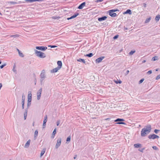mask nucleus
<instances>
[{"label":"nucleus","mask_w":160,"mask_h":160,"mask_svg":"<svg viewBox=\"0 0 160 160\" xmlns=\"http://www.w3.org/2000/svg\"><path fill=\"white\" fill-rule=\"evenodd\" d=\"M152 129L151 126L150 125L146 126L142 128L141 131V135L142 137H144L148 134L151 131Z\"/></svg>","instance_id":"1"},{"label":"nucleus","mask_w":160,"mask_h":160,"mask_svg":"<svg viewBox=\"0 0 160 160\" xmlns=\"http://www.w3.org/2000/svg\"><path fill=\"white\" fill-rule=\"evenodd\" d=\"M35 53L36 55L39 58H43L46 57L45 54L40 51H39L36 50H34Z\"/></svg>","instance_id":"2"},{"label":"nucleus","mask_w":160,"mask_h":160,"mask_svg":"<svg viewBox=\"0 0 160 160\" xmlns=\"http://www.w3.org/2000/svg\"><path fill=\"white\" fill-rule=\"evenodd\" d=\"M40 82L41 84H42L43 83V81L46 78V75H45V71L44 70H43L40 75Z\"/></svg>","instance_id":"3"},{"label":"nucleus","mask_w":160,"mask_h":160,"mask_svg":"<svg viewBox=\"0 0 160 160\" xmlns=\"http://www.w3.org/2000/svg\"><path fill=\"white\" fill-rule=\"evenodd\" d=\"M124 121V120L123 119L118 118L115 120L114 121L115 122H118L116 123L117 124L125 125L126 124V123L125 122H122V121Z\"/></svg>","instance_id":"4"},{"label":"nucleus","mask_w":160,"mask_h":160,"mask_svg":"<svg viewBox=\"0 0 160 160\" xmlns=\"http://www.w3.org/2000/svg\"><path fill=\"white\" fill-rule=\"evenodd\" d=\"M159 137V136L155 134H151L148 136V138L150 139H154L156 138H158Z\"/></svg>","instance_id":"5"},{"label":"nucleus","mask_w":160,"mask_h":160,"mask_svg":"<svg viewBox=\"0 0 160 160\" xmlns=\"http://www.w3.org/2000/svg\"><path fill=\"white\" fill-rule=\"evenodd\" d=\"M36 48L38 50H41L43 51H45L47 49L46 47L44 46H37Z\"/></svg>","instance_id":"6"},{"label":"nucleus","mask_w":160,"mask_h":160,"mask_svg":"<svg viewBox=\"0 0 160 160\" xmlns=\"http://www.w3.org/2000/svg\"><path fill=\"white\" fill-rule=\"evenodd\" d=\"M42 92V88H40L37 93V99L39 100L41 97V94Z\"/></svg>","instance_id":"7"},{"label":"nucleus","mask_w":160,"mask_h":160,"mask_svg":"<svg viewBox=\"0 0 160 160\" xmlns=\"http://www.w3.org/2000/svg\"><path fill=\"white\" fill-rule=\"evenodd\" d=\"M47 115H46L44 116V120H43V128H44L46 126V123L47 121Z\"/></svg>","instance_id":"8"},{"label":"nucleus","mask_w":160,"mask_h":160,"mask_svg":"<svg viewBox=\"0 0 160 160\" xmlns=\"http://www.w3.org/2000/svg\"><path fill=\"white\" fill-rule=\"evenodd\" d=\"M61 138H59L57 140V143L55 146V148H58L59 147L61 143Z\"/></svg>","instance_id":"9"},{"label":"nucleus","mask_w":160,"mask_h":160,"mask_svg":"<svg viewBox=\"0 0 160 160\" xmlns=\"http://www.w3.org/2000/svg\"><path fill=\"white\" fill-rule=\"evenodd\" d=\"M104 58V57H101L97 59L96 60V63L100 62Z\"/></svg>","instance_id":"10"},{"label":"nucleus","mask_w":160,"mask_h":160,"mask_svg":"<svg viewBox=\"0 0 160 160\" xmlns=\"http://www.w3.org/2000/svg\"><path fill=\"white\" fill-rule=\"evenodd\" d=\"M86 2H84L80 4L78 6V8L79 9H81L83 8L85 6Z\"/></svg>","instance_id":"11"},{"label":"nucleus","mask_w":160,"mask_h":160,"mask_svg":"<svg viewBox=\"0 0 160 160\" xmlns=\"http://www.w3.org/2000/svg\"><path fill=\"white\" fill-rule=\"evenodd\" d=\"M60 68L58 67H57L51 71V72L52 73H55L56 72L58 71L59 70Z\"/></svg>","instance_id":"12"},{"label":"nucleus","mask_w":160,"mask_h":160,"mask_svg":"<svg viewBox=\"0 0 160 160\" xmlns=\"http://www.w3.org/2000/svg\"><path fill=\"white\" fill-rule=\"evenodd\" d=\"M109 15L112 17H115L117 16L116 13L112 12L111 11H110V10L109 11Z\"/></svg>","instance_id":"13"},{"label":"nucleus","mask_w":160,"mask_h":160,"mask_svg":"<svg viewBox=\"0 0 160 160\" xmlns=\"http://www.w3.org/2000/svg\"><path fill=\"white\" fill-rule=\"evenodd\" d=\"M107 17L106 16L102 17L100 18H99L98 19V21L100 22L103 20H105L107 18Z\"/></svg>","instance_id":"14"},{"label":"nucleus","mask_w":160,"mask_h":160,"mask_svg":"<svg viewBox=\"0 0 160 160\" xmlns=\"http://www.w3.org/2000/svg\"><path fill=\"white\" fill-rule=\"evenodd\" d=\"M31 140L30 139H29L28 140V141L27 142L24 146V148H28L30 144Z\"/></svg>","instance_id":"15"},{"label":"nucleus","mask_w":160,"mask_h":160,"mask_svg":"<svg viewBox=\"0 0 160 160\" xmlns=\"http://www.w3.org/2000/svg\"><path fill=\"white\" fill-rule=\"evenodd\" d=\"M79 14V13H76L74 15H73L71 16L70 18H68V20H69V19H72V18H76L77 16H78Z\"/></svg>","instance_id":"16"},{"label":"nucleus","mask_w":160,"mask_h":160,"mask_svg":"<svg viewBox=\"0 0 160 160\" xmlns=\"http://www.w3.org/2000/svg\"><path fill=\"white\" fill-rule=\"evenodd\" d=\"M43 0H25V1L27 2H32L36 1H42Z\"/></svg>","instance_id":"17"},{"label":"nucleus","mask_w":160,"mask_h":160,"mask_svg":"<svg viewBox=\"0 0 160 160\" xmlns=\"http://www.w3.org/2000/svg\"><path fill=\"white\" fill-rule=\"evenodd\" d=\"M57 64L58 66V67L60 68H61L62 66V62L60 61H58L57 62Z\"/></svg>","instance_id":"18"},{"label":"nucleus","mask_w":160,"mask_h":160,"mask_svg":"<svg viewBox=\"0 0 160 160\" xmlns=\"http://www.w3.org/2000/svg\"><path fill=\"white\" fill-rule=\"evenodd\" d=\"M123 14H132V12L131 10L130 9H128L126 10V12H125L124 13H123Z\"/></svg>","instance_id":"19"},{"label":"nucleus","mask_w":160,"mask_h":160,"mask_svg":"<svg viewBox=\"0 0 160 160\" xmlns=\"http://www.w3.org/2000/svg\"><path fill=\"white\" fill-rule=\"evenodd\" d=\"M141 144L139 143L135 144L134 145V146L135 148H140L141 147Z\"/></svg>","instance_id":"20"},{"label":"nucleus","mask_w":160,"mask_h":160,"mask_svg":"<svg viewBox=\"0 0 160 160\" xmlns=\"http://www.w3.org/2000/svg\"><path fill=\"white\" fill-rule=\"evenodd\" d=\"M77 61L79 62H82L83 63L85 64L86 62L85 60L83 59L82 58H79V59H77Z\"/></svg>","instance_id":"21"},{"label":"nucleus","mask_w":160,"mask_h":160,"mask_svg":"<svg viewBox=\"0 0 160 160\" xmlns=\"http://www.w3.org/2000/svg\"><path fill=\"white\" fill-rule=\"evenodd\" d=\"M160 19V15L158 14L157 15L155 18V20L157 22H158Z\"/></svg>","instance_id":"22"},{"label":"nucleus","mask_w":160,"mask_h":160,"mask_svg":"<svg viewBox=\"0 0 160 160\" xmlns=\"http://www.w3.org/2000/svg\"><path fill=\"white\" fill-rule=\"evenodd\" d=\"M85 56L89 57H91L93 56V54L92 53H90L88 54H86Z\"/></svg>","instance_id":"23"},{"label":"nucleus","mask_w":160,"mask_h":160,"mask_svg":"<svg viewBox=\"0 0 160 160\" xmlns=\"http://www.w3.org/2000/svg\"><path fill=\"white\" fill-rule=\"evenodd\" d=\"M151 19V17H149L148 18H147L145 21V23H147L149 22Z\"/></svg>","instance_id":"24"},{"label":"nucleus","mask_w":160,"mask_h":160,"mask_svg":"<svg viewBox=\"0 0 160 160\" xmlns=\"http://www.w3.org/2000/svg\"><path fill=\"white\" fill-rule=\"evenodd\" d=\"M38 130H36L35 131V132H34V138L37 137V136L38 135Z\"/></svg>","instance_id":"25"},{"label":"nucleus","mask_w":160,"mask_h":160,"mask_svg":"<svg viewBox=\"0 0 160 160\" xmlns=\"http://www.w3.org/2000/svg\"><path fill=\"white\" fill-rule=\"evenodd\" d=\"M19 36V35L18 34H16L14 35H11L10 36V37H13L14 38H16L17 37H18Z\"/></svg>","instance_id":"26"},{"label":"nucleus","mask_w":160,"mask_h":160,"mask_svg":"<svg viewBox=\"0 0 160 160\" xmlns=\"http://www.w3.org/2000/svg\"><path fill=\"white\" fill-rule=\"evenodd\" d=\"M114 82L116 84L119 83L121 84L122 83V81L119 80V81H116V80H114Z\"/></svg>","instance_id":"27"},{"label":"nucleus","mask_w":160,"mask_h":160,"mask_svg":"<svg viewBox=\"0 0 160 160\" xmlns=\"http://www.w3.org/2000/svg\"><path fill=\"white\" fill-rule=\"evenodd\" d=\"M45 152V150H42L41 151V153H40L41 157L42 156H43V155Z\"/></svg>","instance_id":"28"},{"label":"nucleus","mask_w":160,"mask_h":160,"mask_svg":"<svg viewBox=\"0 0 160 160\" xmlns=\"http://www.w3.org/2000/svg\"><path fill=\"white\" fill-rule=\"evenodd\" d=\"M18 54L19 55V56L21 57H23L24 56L23 54L21 52H18Z\"/></svg>","instance_id":"29"},{"label":"nucleus","mask_w":160,"mask_h":160,"mask_svg":"<svg viewBox=\"0 0 160 160\" xmlns=\"http://www.w3.org/2000/svg\"><path fill=\"white\" fill-rule=\"evenodd\" d=\"M56 128H55L54 129L52 133V135L54 136L56 133Z\"/></svg>","instance_id":"30"},{"label":"nucleus","mask_w":160,"mask_h":160,"mask_svg":"<svg viewBox=\"0 0 160 160\" xmlns=\"http://www.w3.org/2000/svg\"><path fill=\"white\" fill-rule=\"evenodd\" d=\"M32 94L30 92V93H29L28 95V98H32Z\"/></svg>","instance_id":"31"},{"label":"nucleus","mask_w":160,"mask_h":160,"mask_svg":"<svg viewBox=\"0 0 160 160\" xmlns=\"http://www.w3.org/2000/svg\"><path fill=\"white\" fill-rule=\"evenodd\" d=\"M118 9H112L110 10V11H111L112 12H114L117 11H118Z\"/></svg>","instance_id":"32"},{"label":"nucleus","mask_w":160,"mask_h":160,"mask_svg":"<svg viewBox=\"0 0 160 160\" xmlns=\"http://www.w3.org/2000/svg\"><path fill=\"white\" fill-rule=\"evenodd\" d=\"M135 51H131L129 53V54L130 55H132L133 53H134L135 52Z\"/></svg>","instance_id":"33"},{"label":"nucleus","mask_w":160,"mask_h":160,"mask_svg":"<svg viewBox=\"0 0 160 160\" xmlns=\"http://www.w3.org/2000/svg\"><path fill=\"white\" fill-rule=\"evenodd\" d=\"M22 101H23V102L25 101V96H24V95L23 93L22 95Z\"/></svg>","instance_id":"34"},{"label":"nucleus","mask_w":160,"mask_h":160,"mask_svg":"<svg viewBox=\"0 0 160 160\" xmlns=\"http://www.w3.org/2000/svg\"><path fill=\"white\" fill-rule=\"evenodd\" d=\"M152 148H153V149L155 150H158V148L156 146H152Z\"/></svg>","instance_id":"35"},{"label":"nucleus","mask_w":160,"mask_h":160,"mask_svg":"<svg viewBox=\"0 0 160 160\" xmlns=\"http://www.w3.org/2000/svg\"><path fill=\"white\" fill-rule=\"evenodd\" d=\"M22 109H23L24 108V102L22 101Z\"/></svg>","instance_id":"36"},{"label":"nucleus","mask_w":160,"mask_h":160,"mask_svg":"<svg viewBox=\"0 0 160 160\" xmlns=\"http://www.w3.org/2000/svg\"><path fill=\"white\" fill-rule=\"evenodd\" d=\"M6 64L4 63L3 65H2L0 66V68H2L6 66Z\"/></svg>","instance_id":"37"},{"label":"nucleus","mask_w":160,"mask_h":160,"mask_svg":"<svg viewBox=\"0 0 160 160\" xmlns=\"http://www.w3.org/2000/svg\"><path fill=\"white\" fill-rule=\"evenodd\" d=\"M160 130L158 129H155L154 130V132L156 133L157 134L158 133L159 131Z\"/></svg>","instance_id":"38"},{"label":"nucleus","mask_w":160,"mask_h":160,"mask_svg":"<svg viewBox=\"0 0 160 160\" xmlns=\"http://www.w3.org/2000/svg\"><path fill=\"white\" fill-rule=\"evenodd\" d=\"M144 149L145 148H140L138 149V151L141 152H143V151Z\"/></svg>","instance_id":"39"},{"label":"nucleus","mask_w":160,"mask_h":160,"mask_svg":"<svg viewBox=\"0 0 160 160\" xmlns=\"http://www.w3.org/2000/svg\"><path fill=\"white\" fill-rule=\"evenodd\" d=\"M70 139H71L70 137V136H69L67 138L66 141H67V142H69V141H70Z\"/></svg>","instance_id":"40"},{"label":"nucleus","mask_w":160,"mask_h":160,"mask_svg":"<svg viewBox=\"0 0 160 160\" xmlns=\"http://www.w3.org/2000/svg\"><path fill=\"white\" fill-rule=\"evenodd\" d=\"M152 70H149L148 72H147V74L149 75L152 73Z\"/></svg>","instance_id":"41"},{"label":"nucleus","mask_w":160,"mask_h":160,"mask_svg":"<svg viewBox=\"0 0 160 160\" xmlns=\"http://www.w3.org/2000/svg\"><path fill=\"white\" fill-rule=\"evenodd\" d=\"M48 47H50L51 48H54L57 47V46L55 45H49Z\"/></svg>","instance_id":"42"},{"label":"nucleus","mask_w":160,"mask_h":160,"mask_svg":"<svg viewBox=\"0 0 160 160\" xmlns=\"http://www.w3.org/2000/svg\"><path fill=\"white\" fill-rule=\"evenodd\" d=\"M27 110H25V112L24 113V116H27Z\"/></svg>","instance_id":"43"},{"label":"nucleus","mask_w":160,"mask_h":160,"mask_svg":"<svg viewBox=\"0 0 160 160\" xmlns=\"http://www.w3.org/2000/svg\"><path fill=\"white\" fill-rule=\"evenodd\" d=\"M144 78H142L139 81V83H142L144 81Z\"/></svg>","instance_id":"44"},{"label":"nucleus","mask_w":160,"mask_h":160,"mask_svg":"<svg viewBox=\"0 0 160 160\" xmlns=\"http://www.w3.org/2000/svg\"><path fill=\"white\" fill-rule=\"evenodd\" d=\"M160 78V75H158L156 77V79L158 80V79Z\"/></svg>","instance_id":"45"},{"label":"nucleus","mask_w":160,"mask_h":160,"mask_svg":"<svg viewBox=\"0 0 160 160\" xmlns=\"http://www.w3.org/2000/svg\"><path fill=\"white\" fill-rule=\"evenodd\" d=\"M60 120H58L57 122V126H58L60 124Z\"/></svg>","instance_id":"46"},{"label":"nucleus","mask_w":160,"mask_h":160,"mask_svg":"<svg viewBox=\"0 0 160 160\" xmlns=\"http://www.w3.org/2000/svg\"><path fill=\"white\" fill-rule=\"evenodd\" d=\"M31 105V102H28L27 106L28 107H29Z\"/></svg>","instance_id":"47"},{"label":"nucleus","mask_w":160,"mask_h":160,"mask_svg":"<svg viewBox=\"0 0 160 160\" xmlns=\"http://www.w3.org/2000/svg\"><path fill=\"white\" fill-rule=\"evenodd\" d=\"M13 71L15 72V73H16L17 71L15 69V66L13 67V68L12 70Z\"/></svg>","instance_id":"48"},{"label":"nucleus","mask_w":160,"mask_h":160,"mask_svg":"<svg viewBox=\"0 0 160 160\" xmlns=\"http://www.w3.org/2000/svg\"><path fill=\"white\" fill-rule=\"evenodd\" d=\"M103 0H96V2H102Z\"/></svg>","instance_id":"49"},{"label":"nucleus","mask_w":160,"mask_h":160,"mask_svg":"<svg viewBox=\"0 0 160 160\" xmlns=\"http://www.w3.org/2000/svg\"><path fill=\"white\" fill-rule=\"evenodd\" d=\"M32 101V98H28V102H31Z\"/></svg>","instance_id":"50"},{"label":"nucleus","mask_w":160,"mask_h":160,"mask_svg":"<svg viewBox=\"0 0 160 160\" xmlns=\"http://www.w3.org/2000/svg\"><path fill=\"white\" fill-rule=\"evenodd\" d=\"M118 35H116L114 37H113V38L114 39H117V38H118Z\"/></svg>","instance_id":"51"},{"label":"nucleus","mask_w":160,"mask_h":160,"mask_svg":"<svg viewBox=\"0 0 160 160\" xmlns=\"http://www.w3.org/2000/svg\"><path fill=\"white\" fill-rule=\"evenodd\" d=\"M157 57H153L152 58V60H153V61H155L156 60V58Z\"/></svg>","instance_id":"52"},{"label":"nucleus","mask_w":160,"mask_h":160,"mask_svg":"<svg viewBox=\"0 0 160 160\" xmlns=\"http://www.w3.org/2000/svg\"><path fill=\"white\" fill-rule=\"evenodd\" d=\"M10 3L11 4H16L17 3L16 2H10Z\"/></svg>","instance_id":"53"},{"label":"nucleus","mask_w":160,"mask_h":160,"mask_svg":"<svg viewBox=\"0 0 160 160\" xmlns=\"http://www.w3.org/2000/svg\"><path fill=\"white\" fill-rule=\"evenodd\" d=\"M143 6L144 7V8H145L146 7V4L145 3H144L143 4Z\"/></svg>","instance_id":"54"},{"label":"nucleus","mask_w":160,"mask_h":160,"mask_svg":"<svg viewBox=\"0 0 160 160\" xmlns=\"http://www.w3.org/2000/svg\"><path fill=\"white\" fill-rule=\"evenodd\" d=\"M129 70H127L126 72V75L128 74V73H129Z\"/></svg>","instance_id":"55"},{"label":"nucleus","mask_w":160,"mask_h":160,"mask_svg":"<svg viewBox=\"0 0 160 160\" xmlns=\"http://www.w3.org/2000/svg\"><path fill=\"white\" fill-rule=\"evenodd\" d=\"M2 87V84L1 83H0V90L1 89V88Z\"/></svg>","instance_id":"56"},{"label":"nucleus","mask_w":160,"mask_h":160,"mask_svg":"<svg viewBox=\"0 0 160 160\" xmlns=\"http://www.w3.org/2000/svg\"><path fill=\"white\" fill-rule=\"evenodd\" d=\"M124 30H128V28H126V27H124Z\"/></svg>","instance_id":"57"},{"label":"nucleus","mask_w":160,"mask_h":160,"mask_svg":"<svg viewBox=\"0 0 160 160\" xmlns=\"http://www.w3.org/2000/svg\"><path fill=\"white\" fill-rule=\"evenodd\" d=\"M77 157V155H74V159H75Z\"/></svg>","instance_id":"58"},{"label":"nucleus","mask_w":160,"mask_h":160,"mask_svg":"<svg viewBox=\"0 0 160 160\" xmlns=\"http://www.w3.org/2000/svg\"><path fill=\"white\" fill-rule=\"evenodd\" d=\"M27 116H24V119L25 120L26 119Z\"/></svg>","instance_id":"59"},{"label":"nucleus","mask_w":160,"mask_h":160,"mask_svg":"<svg viewBox=\"0 0 160 160\" xmlns=\"http://www.w3.org/2000/svg\"><path fill=\"white\" fill-rule=\"evenodd\" d=\"M17 51H18V52H20V51L19 50V49H18V48H17Z\"/></svg>","instance_id":"60"},{"label":"nucleus","mask_w":160,"mask_h":160,"mask_svg":"<svg viewBox=\"0 0 160 160\" xmlns=\"http://www.w3.org/2000/svg\"><path fill=\"white\" fill-rule=\"evenodd\" d=\"M145 62H146V61L145 60H143V61H142V62L143 63Z\"/></svg>","instance_id":"61"},{"label":"nucleus","mask_w":160,"mask_h":160,"mask_svg":"<svg viewBox=\"0 0 160 160\" xmlns=\"http://www.w3.org/2000/svg\"><path fill=\"white\" fill-rule=\"evenodd\" d=\"M158 69H156V71H158Z\"/></svg>","instance_id":"62"},{"label":"nucleus","mask_w":160,"mask_h":160,"mask_svg":"<svg viewBox=\"0 0 160 160\" xmlns=\"http://www.w3.org/2000/svg\"><path fill=\"white\" fill-rule=\"evenodd\" d=\"M2 63V62L0 60V64L1 63Z\"/></svg>","instance_id":"63"},{"label":"nucleus","mask_w":160,"mask_h":160,"mask_svg":"<svg viewBox=\"0 0 160 160\" xmlns=\"http://www.w3.org/2000/svg\"><path fill=\"white\" fill-rule=\"evenodd\" d=\"M34 123H33V126H34Z\"/></svg>","instance_id":"64"}]
</instances>
